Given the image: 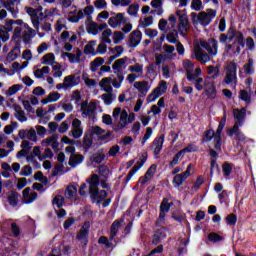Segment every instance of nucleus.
Here are the masks:
<instances>
[{
	"label": "nucleus",
	"mask_w": 256,
	"mask_h": 256,
	"mask_svg": "<svg viewBox=\"0 0 256 256\" xmlns=\"http://www.w3.org/2000/svg\"><path fill=\"white\" fill-rule=\"evenodd\" d=\"M203 8V2L201 0H192L191 9L193 11H201Z\"/></svg>",
	"instance_id": "58"
},
{
	"label": "nucleus",
	"mask_w": 256,
	"mask_h": 256,
	"mask_svg": "<svg viewBox=\"0 0 256 256\" xmlns=\"http://www.w3.org/2000/svg\"><path fill=\"white\" fill-rule=\"evenodd\" d=\"M61 99V94L59 92H51L48 95V98L42 99L41 103L42 105H47V103H55L56 101H59Z\"/></svg>",
	"instance_id": "24"
},
{
	"label": "nucleus",
	"mask_w": 256,
	"mask_h": 256,
	"mask_svg": "<svg viewBox=\"0 0 256 256\" xmlns=\"http://www.w3.org/2000/svg\"><path fill=\"white\" fill-rule=\"evenodd\" d=\"M183 67L186 71V78H188L189 75L193 73V70L195 69V64L193 63V61L186 59L183 61Z\"/></svg>",
	"instance_id": "29"
},
{
	"label": "nucleus",
	"mask_w": 256,
	"mask_h": 256,
	"mask_svg": "<svg viewBox=\"0 0 256 256\" xmlns=\"http://www.w3.org/2000/svg\"><path fill=\"white\" fill-rule=\"evenodd\" d=\"M254 63H255V61L253 60V58L248 59V63L244 65V73L246 75H253V73H254V71H253Z\"/></svg>",
	"instance_id": "35"
},
{
	"label": "nucleus",
	"mask_w": 256,
	"mask_h": 256,
	"mask_svg": "<svg viewBox=\"0 0 256 256\" xmlns=\"http://www.w3.org/2000/svg\"><path fill=\"white\" fill-rule=\"evenodd\" d=\"M101 99L104 101L105 105H111L113 103V94H102Z\"/></svg>",
	"instance_id": "63"
},
{
	"label": "nucleus",
	"mask_w": 256,
	"mask_h": 256,
	"mask_svg": "<svg viewBox=\"0 0 256 256\" xmlns=\"http://www.w3.org/2000/svg\"><path fill=\"white\" fill-rule=\"evenodd\" d=\"M98 243L100 245H105L106 249H111V247H113V243L109 242V239L107 238V236H101L98 239Z\"/></svg>",
	"instance_id": "54"
},
{
	"label": "nucleus",
	"mask_w": 256,
	"mask_h": 256,
	"mask_svg": "<svg viewBox=\"0 0 256 256\" xmlns=\"http://www.w3.org/2000/svg\"><path fill=\"white\" fill-rule=\"evenodd\" d=\"M194 55L195 59L201 62L202 65H205V63H209V61H211V57L209 56V54H207V52L202 50V48L199 46L195 47Z\"/></svg>",
	"instance_id": "11"
},
{
	"label": "nucleus",
	"mask_w": 256,
	"mask_h": 256,
	"mask_svg": "<svg viewBox=\"0 0 256 256\" xmlns=\"http://www.w3.org/2000/svg\"><path fill=\"white\" fill-rule=\"evenodd\" d=\"M143 37V34L141 33V30H134L131 32L129 36V47L132 49H135L141 43V39Z\"/></svg>",
	"instance_id": "12"
},
{
	"label": "nucleus",
	"mask_w": 256,
	"mask_h": 256,
	"mask_svg": "<svg viewBox=\"0 0 256 256\" xmlns=\"http://www.w3.org/2000/svg\"><path fill=\"white\" fill-rule=\"evenodd\" d=\"M182 155H183V154H182L180 151H178V152L174 155L172 161H171L170 164H169L170 169H173V167H175V165H179V159H181Z\"/></svg>",
	"instance_id": "51"
},
{
	"label": "nucleus",
	"mask_w": 256,
	"mask_h": 256,
	"mask_svg": "<svg viewBox=\"0 0 256 256\" xmlns=\"http://www.w3.org/2000/svg\"><path fill=\"white\" fill-rule=\"evenodd\" d=\"M8 203L11 207H17L19 205V193L12 191L8 196Z\"/></svg>",
	"instance_id": "27"
},
{
	"label": "nucleus",
	"mask_w": 256,
	"mask_h": 256,
	"mask_svg": "<svg viewBox=\"0 0 256 256\" xmlns=\"http://www.w3.org/2000/svg\"><path fill=\"white\" fill-rule=\"evenodd\" d=\"M5 26L0 25V39L2 40L3 43H7L9 41V33L5 32Z\"/></svg>",
	"instance_id": "53"
},
{
	"label": "nucleus",
	"mask_w": 256,
	"mask_h": 256,
	"mask_svg": "<svg viewBox=\"0 0 256 256\" xmlns=\"http://www.w3.org/2000/svg\"><path fill=\"white\" fill-rule=\"evenodd\" d=\"M176 16L179 19L178 29L180 34L184 37L185 33L183 31H189V28L187 26L189 25V18L187 17V10H177Z\"/></svg>",
	"instance_id": "5"
},
{
	"label": "nucleus",
	"mask_w": 256,
	"mask_h": 256,
	"mask_svg": "<svg viewBox=\"0 0 256 256\" xmlns=\"http://www.w3.org/2000/svg\"><path fill=\"white\" fill-rule=\"evenodd\" d=\"M226 123H227V114L224 113L222 119L219 122L218 128L216 130V135L214 138V149L216 151H221V145L223 143V138H221V134L223 133V129H225Z\"/></svg>",
	"instance_id": "2"
},
{
	"label": "nucleus",
	"mask_w": 256,
	"mask_h": 256,
	"mask_svg": "<svg viewBox=\"0 0 256 256\" xmlns=\"http://www.w3.org/2000/svg\"><path fill=\"white\" fill-rule=\"evenodd\" d=\"M200 45L208 51L209 55H217L218 42L215 38L209 39V42L205 40H200Z\"/></svg>",
	"instance_id": "9"
},
{
	"label": "nucleus",
	"mask_w": 256,
	"mask_h": 256,
	"mask_svg": "<svg viewBox=\"0 0 256 256\" xmlns=\"http://www.w3.org/2000/svg\"><path fill=\"white\" fill-rule=\"evenodd\" d=\"M90 161L96 165H101V162L105 161V154L96 152L90 157Z\"/></svg>",
	"instance_id": "32"
},
{
	"label": "nucleus",
	"mask_w": 256,
	"mask_h": 256,
	"mask_svg": "<svg viewBox=\"0 0 256 256\" xmlns=\"http://www.w3.org/2000/svg\"><path fill=\"white\" fill-rule=\"evenodd\" d=\"M197 151V146L195 144H188L187 147L180 150V153L183 155V153H195Z\"/></svg>",
	"instance_id": "59"
},
{
	"label": "nucleus",
	"mask_w": 256,
	"mask_h": 256,
	"mask_svg": "<svg viewBox=\"0 0 256 256\" xmlns=\"http://www.w3.org/2000/svg\"><path fill=\"white\" fill-rule=\"evenodd\" d=\"M203 183H205V179H203V176H198L196 181L194 182L192 189L194 191H199V189H201V185H203Z\"/></svg>",
	"instance_id": "55"
},
{
	"label": "nucleus",
	"mask_w": 256,
	"mask_h": 256,
	"mask_svg": "<svg viewBox=\"0 0 256 256\" xmlns=\"http://www.w3.org/2000/svg\"><path fill=\"white\" fill-rule=\"evenodd\" d=\"M26 137L29 141L37 143V131H35V129L31 128L30 130H27Z\"/></svg>",
	"instance_id": "50"
},
{
	"label": "nucleus",
	"mask_w": 256,
	"mask_h": 256,
	"mask_svg": "<svg viewBox=\"0 0 256 256\" xmlns=\"http://www.w3.org/2000/svg\"><path fill=\"white\" fill-rule=\"evenodd\" d=\"M93 147V138L89 134H85L82 141V148L84 153H89V149Z\"/></svg>",
	"instance_id": "23"
},
{
	"label": "nucleus",
	"mask_w": 256,
	"mask_h": 256,
	"mask_svg": "<svg viewBox=\"0 0 256 256\" xmlns=\"http://www.w3.org/2000/svg\"><path fill=\"white\" fill-rule=\"evenodd\" d=\"M85 161V156L82 154H76L70 157L69 165L70 167H75L76 165H81Z\"/></svg>",
	"instance_id": "26"
},
{
	"label": "nucleus",
	"mask_w": 256,
	"mask_h": 256,
	"mask_svg": "<svg viewBox=\"0 0 256 256\" xmlns=\"http://www.w3.org/2000/svg\"><path fill=\"white\" fill-rule=\"evenodd\" d=\"M43 64L44 65H55V54L48 53L42 57Z\"/></svg>",
	"instance_id": "34"
},
{
	"label": "nucleus",
	"mask_w": 256,
	"mask_h": 256,
	"mask_svg": "<svg viewBox=\"0 0 256 256\" xmlns=\"http://www.w3.org/2000/svg\"><path fill=\"white\" fill-rule=\"evenodd\" d=\"M22 87L23 85H20V84L12 85L11 87L8 88L6 95H9V96L15 95V93H17V91H20Z\"/></svg>",
	"instance_id": "49"
},
{
	"label": "nucleus",
	"mask_w": 256,
	"mask_h": 256,
	"mask_svg": "<svg viewBox=\"0 0 256 256\" xmlns=\"http://www.w3.org/2000/svg\"><path fill=\"white\" fill-rule=\"evenodd\" d=\"M208 241H210L211 243H219V241H223V238L221 235L212 232L208 234Z\"/></svg>",
	"instance_id": "46"
},
{
	"label": "nucleus",
	"mask_w": 256,
	"mask_h": 256,
	"mask_svg": "<svg viewBox=\"0 0 256 256\" xmlns=\"http://www.w3.org/2000/svg\"><path fill=\"white\" fill-rule=\"evenodd\" d=\"M201 73H202L201 68H196L194 74H193V72L188 74L187 80L190 81L191 83H193V81H195V79H197V77H199L201 75Z\"/></svg>",
	"instance_id": "56"
},
{
	"label": "nucleus",
	"mask_w": 256,
	"mask_h": 256,
	"mask_svg": "<svg viewBox=\"0 0 256 256\" xmlns=\"http://www.w3.org/2000/svg\"><path fill=\"white\" fill-rule=\"evenodd\" d=\"M222 172L224 177H229V175H231V173L233 172V164L229 162H225L224 164H222Z\"/></svg>",
	"instance_id": "37"
},
{
	"label": "nucleus",
	"mask_w": 256,
	"mask_h": 256,
	"mask_svg": "<svg viewBox=\"0 0 256 256\" xmlns=\"http://www.w3.org/2000/svg\"><path fill=\"white\" fill-rule=\"evenodd\" d=\"M162 239H167V234H165V228L156 229L152 236V245H159Z\"/></svg>",
	"instance_id": "14"
},
{
	"label": "nucleus",
	"mask_w": 256,
	"mask_h": 256,
	"mask_svg": "<svg viewBox=\"0 0 256 256\" xmlns=\"http://www.w3.org/2000/svg\"><path fill=\"white\" fill-rule=\"evenodd\" d=\"M237 33H239V30L235 29V27L231 26L228 31V41H233V39H236Z\"/></svg>",
	"instance_id": "48"
},
{
	"label": "nucleus",
	"mask_w": 256,
	"mask_h": 256,
	"mask_svg": "<svg viewBox=\"0 0 256 256\" xmlns=\"http://www.w3.org/2000/svg\"><path fill=\"white\" fill-rule=\"evenodd\" d=\"M178 37H179V32H177V30H174L173 32H170L166 35V39H167L168 43H172L173 45H175V43H177Z\"/></svg>",
	"instance_id": "38"
},
{
	"label": "nucleus",
	"mask_w": 256,
	"mask_h": 256,
	"mask_svg": "<svg viewBox=\"0 0 256 256\" xmlns=\"http://www.w3.org/2000/svg\"><path fill=\"white\" fill-rule=\"evenodd\" d=\"M226 225L229 227H235L237 225V215L236 214H229L226 216Z\"/></svg>",
	"instance_id": "43"
},
{
	"label": "nucleus",
	"mask_w": 256,
	"mask_h": 256,
	"mask_svg": "<svg viewBox=\"0 0 256 256\" xmlns=\"http://www.w3.org/2000/svg\"><path fill=\"white\" fill-rule=\"evenodd\" d=\"M63 203H65V198L61 195H56L52 200V205H56L58 209H61L63 207Z\"/></svg>",
	"instance_id": "41"
},
{
	"label": "nucleus",
	"mask_w": 256,
	"mask_h": 256,
	"mask_svg": "<svg viewBox=\"0 0 256 256\" xmlns=\"http://www.w3.org/2000/svg\"><path fill=\"white\" fill-rule=\"evenodd\" d=\"M90 198L92 203H97L98 205L107 199L109 194L105 190H93L92 192H89Z\"/></svg>",
	"instance_id": "10"
},
{
	"label": "nucleus",
	"mask_w": 256,
	"mask_h": 256,
	"mask_svg": "<svg viewBox=\"0 0 256 256\" xmlns=\"http://www.w3.org/2000/svg\"><path fill=\"white\" fill-rule=\"evenodd\" d=\"M163 143H165V135L161 134L158 138H155L153 141L154 145V155H160L161 150L163 149Z\"/></svg>",
	"instance_id": "17"
},
{
	"label": "nucleus",
	"mask_w": 256,
	"mask_h": 256,
	"mask_svg": "<svg viewBox=\"0 0 256 256\" xmlns=\"http://www.w3.org/2000/svg\"><path fill=\"white\" fill-rule=\"evenodd\" d=\"M64 83H66L68 88L75 87L78 83H81V78L75 77V75H68L64 78Z\"/></svg>",
	"instance_id": "22"
},
{
	"label": "nucleus",
	"mask_w": 256,
	"mask_h": 256,
	"mask_svg": "<svg viewBox=\"0 0 256 256\" xmlns=\"http://www.w3.org/2000/svg\"><path fill=\"white\" fill-rule=\"evenodd\" d=\"M15 117L20 123H25L27 121V116H25V111L21 110V106L15 108Z\"/></svg>",
	"instance_id": "33"
},
{
	"label": "nucleus",
	"mask_w": 256,
	"mask_h": 256,
	"mask_svg": "<svg viewBox=\"0 0 256 256\" xmlns=\"http://www.w3.org/2000/svg\"><path fill=\"white\" fill-rule=\"evenodd\" d=\"M88 183L89 193H91L92 191H97L99 189V175H92V177L88 180Z\"/></svg>",
	"instance_id": "21"
},
{
	"label": "nucleus",
	"mask_w": 256,
	"mask_h": 256,
	"mask_svg": "<svg viewBox=\"0 0 256 256\" xmlns=\"http://www.w3.org/2000/svg\"><path fill=\"white\" fill-rule=\"evenodd\" d=\"M239 97L242 101H245V103H251V96L247 90H241Z\"/></svg>",
	"instance_id": "60"
},
{
	"label": "nucleus",
	"mask_w": 256,
	"mask_h": 256,
	"mask_svg": "<svg viewBox=\"0 0 256 256\" xmlns=\"http://www.w3.org/2000/svg\"><path fill=\"white\" fill-rule=\"evenodd\" d=\"M154 57L156 62L150 63L146 68L147 74L149 75H157V70L155 69H157V67H159L163 62L167 61V59H171V56L159 53H155Z\"/></svg>",
	"instance_id": "4"
},
{
	"label": "nucleus",
	"mask_w": 256,
	"mask_h": 256,
	"mask_svg": "<svg viewBox=\"0 0 256 256\" xmlns=\"http://www.w3.org/2000/svg\"><path fill=\"white\" fill-rule=\"evenodd\" d=\"M97 45L96 40H91L88 44L84 46V54L85 55H92V57H95L97 55V52L95 51V46Z\"/></svg>",
	"instance_id": "20"
},
{
	"label": "nucleus",
	"mask_w": 256,
	"mask_h": 256,
	"mask_svg": "<svg viewBox=\"0 0 256 256\" xmlns=\"http://www.w3.org/2000/svg\"><path fill=\"white\" fill-rule=\"evenodd\" d=\"M235 79H237V63L230 62L226 66V76L224 78V82L226 85H231Z\"/></svg>",
	"instance_id": "6"
},
{
	"label": "nucleus",
	"mask_w": 256,
	"mask_h": 256,
	"mask_svg": "<svg viewBox=\"0 0 256 256\" xmlns=\"http://www.w3.org/2000/svg\"><path fill=\"white\" fill-rule=\"evenodd\" d=\"M234 119H236V123L240 125H245V117H247V108L235 109L233 112Z\"/></svg>",
	"instance_id": "16"
},
{
	"label": "nucleus",
	"mask_w": 256,
	"mask_h": 256,
	"mask_svg": "<svg viewBox=\"0 0 256 256\" xmlns=\"http://www.w3.org/2000/svg\"><path fill=\"white\" fill-rule=\"evenodd\" d=\"M21 55V53L17 52V51H13V49L8 53L6 59L7 61H9L11 63V61H15L19 56Z\"/></svg>",
	"instance_id": "61"
},
{
	"label": "nucleus",
	"mask_w": 256,
	"mask_h": 256,
	"mask_svg": "<svg viewBox=\"0 0 256 256\" xmlns=\"http://www.w3.org/2000/svg\"><path fill=\"white\" fill-rule=\"evenodd\" d=\"M129 18H126L123 13H117L116 16H112L108 20V25L112 27V29H117L119 25H125L122 28L123 33H131V30L133 29V24L129 23Z\"/></svg>",
	"instance_id": "1"
},
{
	"label": "nucleus",
	"mask_w": 256,
	"mask_h": 256,
	"mask_svg": "<svg viewBox=\"0 0 256 256\" xmlns=\"http://www.w3.org/2000/svg\"><path fill=\"white\" fill-rule=\"evenodd\" d=\"M123 39H125V34L123 32L121 31L114 32V37H113L114 45H119V43H121Z\"/></svg>",
	"instance_id": "45"
},
{
	"label": "nucleus",
	"mask_w": 256,
	"mask_h": 256,
	"mask_svg": "<svg viewBox=\"0 0 256 256\" xmlns=\"http://www.w3.org/2000/svg\"><path fill=\"white\" fill-rule=\"evenodd\" d=\"M87 32L92 35H97V33H99V25L96 22H91L87 27Z\"/></svg>",
	"instance_id": "47"
},
{
	"label": "nucleus",
	"mask_w": 256,
	"mask_h": 256,
	"mask_svg": "<svg viewBox=\"0 0 256 256\" xmlns=\"http://www.w3.org/2000/svg\"><path fill=\"white\" fill-rule=\"evenodd\" d=\"M81 106L82 117H89V119H95V111H97V105L93 102L84 101Z\"/></svg>",
	"instance_id": "7"
},
{
	"label": "nucleus",
	"mask_w": 256,
	"mask_h": 256,
	"mask_svg": "<svg viewBox=\"0 0 256 256\" xmlns=\"http://www.w3.org/2000/svg\"><path fill=\"white\" fill-rule=\"evenodd\" d=\"M216 135L217 132H215L213 129L206 130L203 135L202 143H209V141H213Z\"/></svg>",
	"instance_id": "28"
},
{
	"label": "nucleus",
	"mask_w": 256,
	"mask_h": 256,
	"mask_svg": "<svg viewBox=\"0 0 256 256\" xmlns=\"http://www.w3.org/2000/svg\"><path fill=\"white\" fill-rule=\"evenodd\" d=\"M163 93H167V82L166 81H161L160 86L156 87L153 92L150 94V97H153L151 101H155L159 99Z\"/></svg>",
	"instance_id": "13"
},
{
	"label": "nucleus",
	"mask_w": 256,
	"mask_h": 256,
	"mask_svg": "<svg viewBox=\"0 0 256 256\" xmlns=\"http://www.w3.org/2000/svg\"><path fill=\"white\" fill-rule=\"evenodd\" d=\"M119 227H121V221L115 220L110 227V241H113L115 237H117V233H119Z\"/></svg>",
	"instance_id": "25"
},
{
	"label": "nucleus",
	"mask_w": 256,
	"mask_h": 256,
	"mask_svg": "<svg viewBox=\"0 0 256 256\" xmlns=\"http://www.w3.org/2000/svg\"><path fill=\"white\" fill-rule=\"evenodd\" d=\"M135 89L141 93V97H145L149 91V82L147 81H141V82H135L134 83Z\"/></svg>",
	"instance_id": "19"
},
{
	"label": "nucleus",
	"mask_w": 256,
	"mask_h": 256,
	"mask_svg": "<svg viewBox=\"0 0 256 256\" xmlns=\"http://www.w3.org/2000/svg\"><path fill=\"white\" fill-rule=\"evenodd\" d=\"M139 13V4H132L128 7V15L135 17Z\"/></svg>",
	"instance_id": "57"
},
{
	"label": "nucleus",
	"mask_w": 256,
	"mask_h": 256,
	"mask_svg": "<svg viewBox=\"0 0 256 256\" xmlns=\"http://www.w3.org/2000/svg\"><path fill=\"white\" fill-rule=\"evenodd\" d=\"M127 61H129V58L127 56L116 60L112 65V69L114 70V72L123 73V69H125V63H127Z\"/></svg>",
	"instance_id": "18"
},
{
	"label": "nucleus",
	"mask_w": 256,
	"mask_h": 256,
	"mask_svg": "<svg viewBox=\"0 0 256 256\" xmlns=\"http://www.w3.org/2000/svg\"><path fill=\"white\" fill-rule=\"evenodd\" d=\"M83 56V51L77 48L76 54L64 52L62 57H68L70 63H81V57Z\"/></svg>",
	"instance_id": "15"
},
{
	"label": "nucleus",
	"mask_w": 256,
	"mask_h": 256,
	"mask_svg": "<svg viewBox=\"0 0 256 256\" xmlns=\"http://www.w3.org/2000/svg\"><path fill=\"white\" fill-rule=\"evenodd\" d=\"M94 7H96V9H107V1H105V0H96L94 2Z\"/></svg>",
	"instance_id": "64"
},
{
	"label": "nucleus",
	"mask_w": 256,
	"mask_h": 256,
	"mask_svg": "<svg viewBox=\"0 0 256 256\" xmlns=\"http://www.w3.org/2000/svg\"><path fill=\"white\" fill-rule=\"evenodd\" d=\"M172 207H173V202H169V198L162 199V202L160 204V211H163L164 213H169Z\"/></svg>",
	"instance_id": "30"
},
{
	"label": "nucleus",
	"mask_w": 256,
	"mask_h": 256,
	"mask_svg": "<svg viewBox=\"0 0 256 256\" xmlns=\"http://www.w3.org/2000/svg\"><path fill=\"white\" fill-rule=\"evenodd\" d=\"M139 169H141V168L135 164L133 166V168L129 171L128 175L126 176L125 183L130 182L131 179L133 178V175H135V173H137V171H139Z\"/></svg>",
	"instance_id": "52"
},
{
	"label": "nucleus",
	"mask_w": 256,
	"mask_h": 256,
	"mask_svg": "<svg viewBox=\"0 0 256 256\" xmlns=\"http://www.w3.org/2000/svg\"><path fill=\"white\" fill-rule=\"evenodd\" d=\"M185 181L186 180L184 179L182 174H176L173 178L172 183H173L174 187H181V185H183V183H185Z\"/></svg>",
	"instance_id": "40"
},
{
	"label": "nucleus",
	"mask_w": 256,
	"mask_h": 256,
	"mask_svg": "<svg viewBox=\"0 0 256 256\" xmlns=\"http://www.w3.org/2000/svg\"><path fill=\"white\" fill-rule=\"evenodd\" d=\"M89 229H91V222L85 221L82 229L77 235V239L81 241L83 247H87V243H89Z\"/></svg>",
	"instance_id": "8"
},
{
	"label": "nucleus",
	"mask_w": 256,
	"mask_h": 256,
	"mask_svg": "<svg viewBox=\"0 0 256 256\" xmlns=\"http://www.w3.org/2000/svg\"><path fill=\"white\" fill-rule=\"evenodd\" d=\"M239 127H243L239 122H235L234 126L230 128L227 132L228 137H233V135H236L237 133L241 132Z\"/></svg>",
	"instance_id": "39"
},
{
	"label": "nucleus",
	"mask_w": 256,
	"mask_h": 256,
	"mask_svg": "<svg viewBox=\"0 0 256 256\" xmlns=\"http://www.w3.org/2000/svg\"><path fill=\"white\" fill-rule=\"evenodd\" d=\"M19 124L17 122H12L11 125H6L4 127V133L6 135H11V133H13V129L17 128Z\"/></svg>",
	"instance_id": "62"
},
{
	"label": "nucleus",
	"mask_w": 256,
	"mask_h": 256,
	"mask_svg": "<svg viewBox=\"0 0 256 256\" xmlns=\"http://www.w3.org/2000/svg\"><path fill=\"white\" fill-rule=\"evenodd\" d=\"M114 49H120V52L116 53L113 56H110L108 61H107V65H111V63H113L114 59L119 58L120 55H123V52L125 51V48L123 46H115Z\"/></svg>",
	"instance_id": "42"
},
{
	"label": "nucleus",
	"mask_w": 256,
	"mask_h": 256,
	"mask_svg": "<svg viewBox=\"0 0 256 256\" xmlns=\"http://www.w3.org/2000/svg\"><path fill=\"white\" fill-rule=\"evenodd\" d=\"M208 75H212L211 79H217L221 75V70L219 67L208 66Z\"/></svg>",
	"instance_id": "36"
},
{
	"label": "nucleus",
	"mask_w": 256,
	"mask_h": 256,
	"mask_svg": "<svg viewBox=\"0 0 256 256\" xmlns=\"http://www.w3.org/2000/svg\"><path fill=\"white\" fill-rule=\"evenodd\" d=\"M75 195H77V187L73 185L67 186L64 192V196L66 197V199H73Z\"/></svg>",
	"instance_id": "31"
},
{
	"label": "nucleus",
	"mask_w": 256,
	"mask_h": 256,
	"mask_svg": "<svg viewBox=\"0 0 256 256\" xmlns=\"http://www.w3.org/2000/svg\"><path fill=\"white\" fill-rule=\"evenodd\" d=\"M50 71L51 68H49V66H44L42 69H37L36 73L40 74H36V79H43V75H49Z\"/></svg>",
	"instance_id": "44"
},
{
	"label": "nucleus",
	"mask_w": 256,
	"mask_h": 256,
	"mask_svg": "<svg viewBox=\"0 0 256 256\" xmlns=\"http://www.w3.org/2000/svg\"><path fill=\"white\" fill-rule=\"evenodd\" d=\"M215 17H217V11L209 8L206 12H199L198 21L203 25V27H207L208 25H211V22Z\"/></svg>",
	"instance_id": "3"
}]
</instances>
